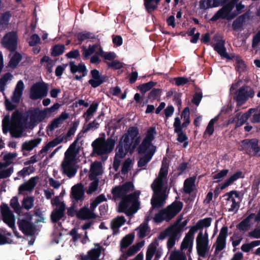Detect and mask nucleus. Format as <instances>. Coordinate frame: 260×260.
<instances>
[{"instance_id": "obj_1", "label": "nucleus", "mask_w": 260, "mask_h": 260, "mask_svg": "<svg viewBox=\"0 0 260 260\" xmlns=\"http://www.w3.org/2000/svg\"><path fill=\"white\" fill-rule=\"evenodd\" d=\"M134 189V185L132 182L127 181L121 185H117L112 189L111 193L113 194V199L116 200L121 199V201L119 203L118 212L125 213L127 215L131 214L128 211L129 204H137L138 197L135 194L131 193L127 194L128 192Z\"/></svg>"}, {"instance_id": "obj_2", "label": "nucleus", "mask_w": 260, "mask_h": 260, "mask_svg": "<svg viewBox=\"0 0 260 260\" xmlns=\"http://www.w3.org/2000/svg\"><path fill=\"white\" fill-rule=\"evenodd\" d=\"M114 132L107 140L104 137L96 139L91 144L93 152L99 156L108 154L111 152L117 140V137H114Z\"/></svg>"}, {"instance_id": "obj_3", "label": "nucleus", "mask_w": 260, "mask_h": 260, "mask_svg": "<svg viewBox=\"0 0 260 260\" xmlns=\"http://www.w3.org/2000/svg\"><path fill=\"white\" fill-rule=\"evenodd\" d=\"M240 151L249 156H260V147L257 139H245L241 141L238 148Z\"/></svg>"}, {"instance_id": "obj_4", "label": "nucleus", "mask_w": 260, "mask_h": 260, "mask_svg": "<svg viewBox=\"0 0 260 260\" xmlns=\"http://www.w3.org/2000/svg\"><path fill=\"white\" fill-rule=\"evenodd\" d=\"M0 212L3 221L12 229L14 235L17 238H20L19 233L16 231L15 216L8 205L3 203L0 206Z\"/></svg>"}, {"instance_id": "obj_5", "label": "nucleus", "mask_w": 260, "mask_h": 260, "mask_svg": "<svg viewBox=\"0 0 260 260\" xmlns=\"http://www.w3.org/2000/svg\"><path fill=\"white\" fill-rule=\"evenodd\" d=\"M254 95L253 89L248 86H243L235 93L234 99L236 101L237 105L240 106L244 104L249 98H253Z\"/></svg>"}, {"instance_id": "obj_6", "label": "nucleus", "mask_w": 260, "mask_h": 260, "mask_svg": "<svg viewBox=\"0 0 260 260\" xmlns=\"http://www.w3.org/2000/svg\"><path fill=\"white\" fill-rule=\"evenodd\" d=\"M48 87L45 82H37L30 89L29 98L32 100L42 99L47 95Z\"/></svg>"}, {"instance_id": "obj_7", "label": "nucleus", "mask_w": 260, "mask_h": 260, "mask_svg": "<svg viewBox=\"0 0 260 260\" xmlns=\"http://www.w3.org/2000/svg\"><path fill=\"white\" fill-rule=\"evenodd\" d=\"M183 204L180 201H174L166 208L161 209L165 221H169L174 218L182 209Z\"/></svg>"}, {"instance_id": "obj_8", "label": "nucleus", "mask_w": 260, "mask_h": 260, "mask_svg": "<svg viewBox=\"0 0 260 260\" xmlns=\"http://www.w3.org/2000/svg\"><path fill=\"white\" fill-rule=\"evenodd\" d=\"M26 114H28L29 116V125L32 127L37 126L46 118L45 113L39 108L29 109L26 111Z\"/></svg>"}, {"instance_id": "obj_9", "label": "nucleus", "mask_w": 260, "mask_h": 260, "mask_svg": "<svg viewBox=\"0 0 260 260\" xmlns=\"http://www.w3.org/2000/svg\"><path fill=\"white\" fill-rule=\"evenodd\" d=\"M151 186L154 194L151 200L152 209L160 208L164 205L166 199L165 191L162 190V188Z\"/></svg>"}, {"instance_id": "obj_10", "label": "nucleus", "mask_w": 260, "mask_h": 260, "mask_svg": "<svg viewBox=\"0 0 260 260\" xmlns=\"http://www.w3.org/2000/svg\"><path fill=\"white\" fill-rule=\"evenodd\" d=\"M236 9L234 11H231L229 13H220L217 15H214L210 21L215 22L219 19H226L228 21L231 20L236 18L238 15L242 13L245 6L242 4V2L239 3L235 5Z\"/></svg>"}, {"instance_id": "obj_11", "label": "nucleus", "mask_w": 260, "mask_h": 260, "mask_svg": "<svg viewBox=\"0 0 260 260\" xmlns=\"http://www.w3.org/2000/svg\"><path fill=\"white\" fill-rule=\"evenodd\" d=\"M18 37L16 32L7 33L2 40L3 46L11 52H14L17 48Z\"/></svg>"}, {"instance_id": "obj_12", "label": "nucleus", "mask_w": 260, "mask_h": 260, "mask_svg": "<svg viewBox=\"0 0 260 260\" xmlns=\"http://www.w3.org/2000/svg\"><path fill=\"white\" fill-rule=\"evenodd\" d=\"M84 197V187L81 183H78L72 187L70 198L72 203H79L81 205Z\"/></svg>"}, {"instance_id": "obj_13", "label": "nucleus", "mask_w": 260, "mask_h": 260, "mask_svg": "<svg viewBox=\"0 0 260 260\" xmlns=\"http://www.w3.org/2000/svg\"><path fill=\"white\" fill-rule=\"evenodd\" d=\"M139 135V131L137 126L129 127L126 133H124L120 138L122 140V142H124V147L126 150L131 149L132 142Z\"/></svg>"}, {"instance_id": "obj_14", "label": "nucleus", "mask_w": 260, "mask_h": 260, "mask_svg": "<svg viewBox=\"0 0 260 260\" xmlns=\"http://www.w3.org/2000/svg\"><path fill=\"white\" fill-rule=\"evenodd\" d=\"M69 66L70 67V72L72 74H75L78 72L81 74V75H76L74 77V79L79 81L87 75L88 70L86 66L84 63H80L78 65L75 64L74 61H70L69 62Z\"/></svg>"}, {"instance_id": "obj_15", "label": "nucleus", "mask_w": 260, "mask_h": 260, "mask_svg": "<svg viewBox=\"0 0 260 260\" xmlns=\"http://www.w3.org/2000/svg\"><path fill=\"white\" fill-rule=\"evenodd\" d=\"M244 177V175H243L242 172L240 171L236 172L230 178L227 179L224 181V182L221 184L220 186L219 185H218L215 187L214 190V194L215 198L218 197V196L220 193L221 190L225 189L226 187L233 184L235 181H236L238 179L243 178Z\"/></svg>"}, {"instance_id": "obj_16", "label": "nucleus", "mask_w": 260, "mask_h": 260, "mask_svg": "<svg viewBox=\"0 0 260 260\" xmlns=\"http://www.w3.org/2000/svg\"><path fill=\"white\" fill-rule=\"evenodd\" d=\"M17 224L19 230L26 236H33L36 231V226L32 222L25 220L18 219Z\"/></svg>"}, {"instance_id": "obj_17", "label": "nucleus", "mask_w": 260, "mask_h": 260, "mask_svg": "<svg viewBox=\"0 0 260 260\" xmlns=\"http://www.w3.org/2000/svg\"><path fill=\"white\" fill-rule=\"evenodd\" d=\"M92 79L88 80V83L93 88H96L106 82L107 77L105 75L101 76L100 72L96 69L90 71Z\"/></svg>"}, {"instance_id": "obj_18", "label": "nucleus", "mask_w": 260, "mask_h": 260, "mask_svg": "<svg viewBox=\"0 0 260 260\" xmlns=\"http://www.w3.org/2000/svg\"><path fill=\"white\" fill-rule=\"evenodd\" d=\"M224 196L228 197V198L226 199V201H229L231 200L232 202L231 208L228 210L229 212L237 213L240 207V202H236L235 198H240L239 192L236 190H233L226 192L224 194Z\"/></svg>"}, {"instance_id": "obj_19", "label": "nucleus", "mask_w": 260, "mask_h": 260, "mask_svg": "<svg viewBox=\"0 0 260 260\" xmlns=\"http://www.w3.org/2000/svg\"><path fill=\"white\" fill-rule=\"evenodd\" d=\"M174 127V132L177 134V140L180 143L188 140V137L186 134L183 132V128L181 127V120L179 117H177L175 118V121L173 124Z\"/></svg>"}, {"instance_id": "obj_20", "label": "nucleus", "mask_w": 260, "mask_h": 260, "mask_svg": "<svg viewBox=\"0 0 260 260\" xmlns=\"http://www.w3.org/2000/svg\"><path fill=\"white\" fill-rule=\"evenodd\" d=\"M228 228L226 226H223L221 228L219 234L218 236L216 243L215 247L222 250L226 247V239L228 236Z\"/></svg>"}, {"instance_id": "obj_21", "label": "nucleus", "mask_w": 260, "mask_h": 260, "mask_svg": "<svg viewBox=\"0 0 260 260\" xmlns=\"http://www.w3.org/2000/svg\"><path fill=\"white\" fill-rule=\"evenodd\" d=\"M74 161L70 160H64L62 161L61 167L62 169L63 173L67 175L69 178H72L75 176L76 171L74 169L73 166Z\"/></svg>"}, {"instance_id": "obj_22", "label": "nucleus", "mask_w": 260, "mask_h": 260, "mask_svg": "<svg viewBox=\"0 0 260 260\" xmlns=\"http://www.w3.org/2000/svg\"><path fill=\"white\" fill-rule=\"evenodd\" d=\"M76 217L80 219L87 220L95 219L96 217V215L93 211L85 206L77 212Z\"/></svg>"}, {"instance_id": "obj_23", "label": "nucleus", "mask_w": 260, "mask_h": 260, "mask_svg": "<svg viewBox=\"0 0 260 260\" xmlns=\"http://www.w3.org/2000/svg\"><path fill=\"white\" fill-rule=\"evenodd\" d=\"M225 41L222 39L217 40L215 44L212 45L214 50L216 51L221 57L228 59H231L230 55L226 52V49L224 46Z\"/></svg>"}, {"instance_id": "obj_24", "label": "nucleus", "mask_w": 260, "mask_h": 260, "mask_svg": "<svg viewBox=\"0 0 260 260\" xmlns=\"http://www.w3.org/2000/svg\"><path fill=\"white\" fill-rule=\"evenodd\" d=\"M103 173L102 165L101 161H95L90 167L89 174V179L90 180L97 178V176L101 175Z\"/></svg>"}, {"instance_id": "obj_25", "label": "nucleus", "mask_w": 260, "mask_h": 260, "mask_svg": "<svg viewBox=\"0 0 260 260\" xmlns=\"http://www.w3.org/2000/svg\"><path fill=\"white\" fill-rule=\"evenodd\" d=\"M38 179L37 176L31 177L27 182L20 185L18 188L19 193H22L25 191H32L36 186Z\"/></svg>"}, {"instance_id": "obj_26", "label": "nucleus", "mask_w": 260, "mask_h": 260, "mask_svg": "<svg viewBox=\"0 0 260 260\" xmlns=\"http://www.w3.org/2000/svg\"><path fill=\"white\" fill-rule=\"evenodd\" d=\"M196 249L200 257H205L210 249L209 242L196 239Z\"/></svg>"}, {"instance_id": "obj_27", "label": "nucleus", "mask_w": 260, "mask_h": 260, "mask_svg": "<svg viewBox=\"0 0 260 260\" xmlns=\"http://www.w3.org/2000/svg\"><path fill=\"white\" fill-rule=\"evenodd\" d=\"M69 113L63 112L57 118H54L51 123L48 125L47 128L50 131H53L55 128L58 127L59 125L62 123L63 121L69 118Z\"/></svg>"}, {"instance_id": "obj_28", "label": "nucleus", "mask_w": 260, "mask_h": 260, "mask_svg": "<svg viewBox=\"0 0 260 260\" xmlns=\"http://www.w3.org/2000/svg\"><path fill=\"white\" fill-rule=\"evenodd\" d=\"M249 17V13L246 12L242 15L238 17L233 22L232 28L234 30H239L241 29L244 23Z\"/></svg>"}, {"instance_id": "obj_29", "label": "nucleus", "mask_w": 260, "mask_h": 260, "mask_svg": "<svg viewBox=\"0 0 260 260\" xmlns=\"http://www.w3.org/2000/svg\"><path fill=\"white\" fill-rule=\"evenodd\" d=\"M212 220L211 217L200 219L196 223L195 225L192 226L190 229L195 233L198 230H202L204 228L209 227L211 225Z\"/></svg>"}, {"instance_id": "obj_30", "label": "nucleus", "mask_w": 260, "mask_h": 260, "mask_svg": "<svg viewBox=\"0 0 260 260\" xmlns=\"http://www.w3.org/2000/svg\"><path fill=\"white\" fill-rule=\"evenodd\" d=\"M194 234L191 230L189 229L181 243V250L187 249L189 247L193 245Z\"/></svg>"}, {"instance_id": "obj_31", "label": "nucleus", "mask_w": 260, "mask_h": 260, "mask_svg": "<svg viewBox=\"0 0 260 260\" xmlns=\"http://www.w3.org/2000/svg\"><path fill=\"white\" fill-rule=\"evenodd\" d=\"M65 208V204H62L58 209L52 212L51 218L53 222H57L64 216Z\"/></svg>"}, {"instance_id": "obj_32", "label": "nucleus", "mask_w": 260, "mask_h": 260, "mask_svg": "<svg viewBox=\"0 0 260 260\" xmlns=\"http://www.w3.org/2000/svg\"><path fill=\"white\" fill-rule=\"evenodd\" d=\"M255 111V109L251 108L241 116H238L235 129H237V128L241 126L242 125L245 123L248 118L251 116L252 113Z\"/></svg>"}, {"instance_id": "obj_33", "label": "nucleus", "mask_w": 260, "mask_h": 260, "mask_svg": "<svg viewBox=\"0 0 260 260\" xmlns=\"http://www.w3.org/2000/svg\"><path fill=\"white\" fill-rule=\"evenodd\" d=\"M131 149H129L126 150L124 147V142H122V140L120 139L116 148V154L115 156L118 157L119 158H123L128 152L132 153Z\"/></svg>"}, {"instance_id": "obj_34", "label": "nucleus", "mask_w": 260, "mask_h": 260, "mask_svg": "<svg viewBox=\"0 0 260 260\" xmlns=\"http://www.w3.org/2000/svg\"><path fill=\"white\" fill-rule=\"evenodd\" d=\"M148 218L146 219L137 229V230H138L137 235L139 239H143L145 237L147 233L150 231V228L148 224Z\"/></svg>"}, {"instance_id": "obj_35", "label": "nucleus", "mask_w": 260, "mask_h": 260, "mask_svg": "<svg viewBox=\"0 0 260 260\" xmlns=\"http://www.w3.org/2000/svg\"><path fill=\"white\" fill-rule=\"evenodd\" d=\"M154 148L155 151H156V147L152 143L150 142L145 140H143L141 144L138 148L137 151L139 154H147L149 150Z\"/></svg>"}, {"instance_id": "obj_36", "label": "nucleus", "mask_w": 260, "mask_h": 260, "mask_svg": "<svg viewBox=\"0 0 260 260\" xmlns=\"http://www.w3.org/2000/svg\"><path fill=\"white\" fill-rule=\"evenodd\" d=\"M11 14L10 11L1 13L0 15V30H5L8 26Z\"/></svg>"}, {"instance_id": "obj_37", "label": "nucleus", "mask_w": 260, "mask_h": 260, "mask_svg": "<svg viewBox=\"0 0 260 260\" xmlns=\"http://www.w3.org/2000/svg\"><path fill=\"white\" fill-rule=\"evenodd\" d=\"M239 0H231L228 4L225 6H223L219 9L214 15H217L220 13H229L232 11L235 5L238 4Z\"/></svg>"}, {"instance_id": "obj_38", "label": "nucleus", "mask_w": 260, "mask_h": 260, "mask_svg": "<svg viewBox=\"0 0 260 260\" xmlns=\"http://www.w3.org/2000/svg\"><path fill=\"white\" fill-rule=\"evenodd\" d=\"M154 153V148L149 150L147 154H145L144 156L141 157L139 160L138 162V167H143L145 166L150 161Z\"/></svg>"}, {"instance_id": "obj_39", "label": "nucleus", "mask_w": 260, "mask_h": 260, "mask_svg": "<svg viewBox=\"0 0 260 260\" xmlns=\"http://www.w3.org/2000/svg\"><path fill=\"white\" fill-rule=\"evenodd\" d=\"M41 138H38L29 141H26L23 143L22 149L23 150L30 151L35 147H37L41 142Z\"/></svg>"}, {"instance_id": "obj_40", "label": "nucleus", "mask_w": 260, "mask_h": 260, "mask_svg": "<svg viewBox=\"0 0 260 260\" xmlns=\"http://www.w3.org/2000/svg\"><path fill=\"white\" fill-rule=\"evenodd\" d=\"M219 6L218 0H201L199 7L201 9H207Z\"/></svg>"}, {"instance_id": "obj_41", "label": "nucleus", "mask_w": 260, "mask_h": 260, "mask_svg": "<svg viewBox=\"0 0 260 260\" xmlns=\"http://www.w3.org/2000/svg\"><path fill=\"white\" fill-rule=\"evenodd\" d=\"M160 170L158 177L154 180L151 186L158 187L159 188H162L164 184V179L167 178L168 175V174Z\"/></svg>"}, {"instance_id": "obj_42", "label": "nucleus", "mask_w": 260, "mask_h": 260, "mask_svg": "<svg viewBox=\"0 0 260 260\" xmlns=\"http://www.w3.org/2000/svg\"><path fill=\"white\" fill-rule=\"evenodd\" d=\"M79 44H81L83 41L87 39H95L96 37L92 32L87 31H84L77 33L76 35Z\"/></svg>"}, {"instance_id": "obj_43", "label": "nucleus", "mask_w": 260, "mask_h": 260, "mask_svg": "<svg viewBox=\"0 0 260 260\" xmlns=\"http://www.w3.org/2000/svg\"><path fill=\"white\" fill-rule=\"evenodd\" d=\"M135 238L134 234H129L124 237L120 241V247L121 249H126L133 242Z\"/></svg>"}, {"instance_id": "obj_44", "label": "nucleus", "mask_w": 260, "mask_h": 260, "mask_svg": "<svg viewBox=\"0 0 260 260\" xmlns=\"http://www.w3.org/2000/svg\"><path fill=\"white\" fill-rule=\"evenodd\" d=\"M176 228V225H170L159 233L158 236V239L159 240H163L167 237H169L171 235L174 234Z\"/></svg>"}, {"instance_id": "obj_45", "label": "nucleus", "mask_w": 260, "mask_h": 260, "mask_svg": "<svg viewBox=\"0 0 260 260\" xmlns=\"http://www.w3.org/2000/svg\"><path fill=\"white\" fill-rule=\"evenodd\" d=\"M158 244L156 241L155 242L151 243L148 247L146 254V260H152V258L155 253L157 246Z\"/></svg>"}, {"instance_id": "obj_46", "label": "nucleus", "mask_w": 260, "mask_h": 260, "mask_svg": "<svg viewBox=\"0 0 260 260\" xmlns=\"http://www.w3.org/2000/svg\"><path fill=\"white\" fill-rule=\"evenodd\" d=\"M21 59V55L19 52H16L9 61V67L13 69H15Z\"/></svg>"}, {"instance_id": "obj_47", "label": "nucleus", "mask_w": 260, "mask_h": 260, "mask_svg": "<svg viewBox=\"0 0 260 260\" xmlns=\"http://www.w3.org/2000/svg\"><path fill=\"white\" fill-rule=\"evenodd\" d=\"M97 248H94L89 250L87 253L90 256V260L99 258L101 254L102 247L99 244H95Z\"/></svg>"}, {"instance_id": "obj_48", "label": "nucleus", "mask_w": 260, "mask_h": 260, "mask_svg": "<svg viewBox=\"0 0 260 260\" xmlns=\"http://www.w3.org/2000/svg\"><path fill=\"white\" fill-rule=\"evenodd\" d=\"M181 117L184 121L183 123L181 124L182 128L186 127L190 123V117H189V108L188 107H185L181 114Z\"/></svg>"}, {"instance_id": "obj_49", "label": "nucleus", "mask_w": 260, "mask_h": 260, "mask_svg": "<svg viewBox=\"0 0 260 260\" xmlns=\"http://www.w3.org/2000/svg\"><path fill=\"white\" fill-rule=\"evenodd\" d=\"M195 179L192 178H187L184 182L183 190L186 193L190 194L193 190Z\"/></svg>"}, {"instance_id": "obj_50", "label": "nucleus", "mask_w": 260, "mask_h": 260, "mask_svg": "<svg viewBox=\"0 0 260 260\" xmlns=\"http://www.w3.org/2000/svg\"><path fill=\"white\" fill-rule=\"evenodd\" d=\"M65 50L64 45L63 44H57L54 45L51 49V55L54 57L58 56L62 54Z\"/></svg>"}, {"instance_id": "obj_51", "label": "nucleus", "mask_w": 260, "mask_h": 260, "mask_svg": "<svg viewBox=\"0 0 260 260\" xmlns=\"http://www.w3.org/2000/svg\"><path fill=\"white\" fill-rule=\"evenodd\" d=\"M144 241H141L129 248L126 252V257L131 256L137 253L143 246Z\"/></svg>"}, {"instance_id": "obj_52", "label": "nucleus", "mask_w": 260, "mask_h": 260, "mask_svg": "<svg viewBox=\"0 0 260 260\" xmlns=\"http://www.w3.org/2000/svg\"><path fill=\"white\" fill-rule=\"evenodd\" d=\"M98 46V45L95 44L92 45H89L87 49L85 48V47H83L82 57L83 59L86 60L88 59L89 56L94 52Z\"/></svg>"}, {"instance_id": "obj_53", "label": "nucleus", "mask_w": 260, "mask_h": 260, "mask_svg": "<svg viewBox=\"0 0 260 260\" xmlns=\"http://www.w3.org/2000/svg\"><path fill=\"white\" fill-rule=\"evenodd\" d=\"M13 78V75L10 73H7L5 74L0 78V92H2L4 94L5 86L7 82L9 80H11Z\"/></svg>"}, {"instance_id": "obj_54", "label": "nucleus", "mask_w": 260, "mask_h": 260, "mask_svg": "<svg viewBox=\"0 0 260 260\" xmlns=\"http://www.w3.org/2000/svg\"><path fill=\"white\" fill-rule=\"evenodd\" d=\"M156 84V82L151 81L146 83L140 84L138 86V88L143 94H144L147 91L155 86Z\"/></svg>"}, {"instance_id": "obj_55", "label": "nucleus", "mask_w": 260, "mask_h": 260, "mask_svg": "<svg viewBox=\"0 0 260 260\" xmlns=\"http://www.w3.org/2000/svg\"><path fill=\"white\" fill-rule=\"evenodd\" d=\"M162 90L159 88H153L148 93V99L153 102L155 100H159L161 96Z\"/></svg>"}, {"instance_id": "obj_56", "label": "nucleus", "mask_w": 260, "mask_h": 260, "mask_svg": "<svg viewBox=\"0 0 260 260\" xmlns=\"http://www.w3.org/2000/svg\"><path fill=\"white\" fill-rule=\"evenodd\" d=\"M44 62L47 63L46 68L47 72L51 73L52 72V68L55 64L54 61L48 56L45 55L40 60L41 63H43Z\"/></svg>"}, {"instance_id": "obj_57", "label": "nucleus", "mask_w": 260, "mask_h": 260, "mask_svg": "<svg viewBox=\"0 0 260 260\" xmlns=\"http://www.w3.org/2000/svg\"><path fill=\"white\" fill-rule=\"evenodd\" d=\"M235 61V69L236 71L239 73L244 72L246 68L244 61L239 56H236Z\"/></svg>"}, {"instance_id": "obj_58", "label": "nucleus", "mask_w": 260, "mask_h": 260, "mask_svg": "<svg viewBox=\"0 0 260 260\" xmlns=\"http://www.w3.org/2000/svg\"><path fill=\"white\" fill-rule=\"evenodd\" d=\"M169 258L170 260H186V256L183 252L175 251L171 253Z\"/></svg>"}, {"instance_id": "obj_59", "label": "nucleus", "mask_w": 260, "mask_h": 260, "mask_svg": "<svg viewBox=\"0 0 260 260\" xmlns=\"http://www.w3.org/2000/svg\"><path fill=\"white\" fill-rule=\"evenodd\" d=\"M22 128H20L17 125H13L10 130V135L12 138H19L21 137L23 134Z\"/></svg>"}, {"instance_id": "obj_60", "label": "nucleus", "mask_w": 260, "mask_h": 260, "mask_svg": "<svg viewBox=\"0 0 260 260\" xmlns=\"http://www.w3.org/2000/svg\"><path fill=\"white\" fill-rule=\"evenodd\" d=\"M156 134L157 132L155 127L153 126L150 127L146 132V136L144 138V140L152 143V141L154 139L155 135H156Z\"/></svg>"}, {"instance_id": "obj_61", "label": "nucleus", "mask_w": 260, "mask_h": 260, "mask_svg": "<svg viewBox=\"0 0 260 260\" xmlns=\"http://www.w3.org/2000/svg\"><path fill=\"white\" fill-rule=\"evenodd\" d=\"M175 232L174 234L171 235L169 237L167 241V247L168 249H171L175 245L176 240L177 239L178 235L179 234V230H175Z\"/></svg>"}, {"instance_id": "obj_62", "label": "nucleus", "mask_w": 260, "mask_h": 260, "mask_svg": "<svg viewBox=\"0 0 260 260\" xmlns=\"http://www.w3.org/2000/svg\"><path fill=\"white\" fill-rule=\"evenodd\" d=\"M229 171L228 169H223L218 173L212 176V179L217 180L214 181L215 183H218L222 180V179L227 175Z\"/></svg>"}, {"instance_id": "obj_63", "label": "nucleus", "mask_w": 260, "mask_h": 260, "mask_svg": "<svg viewBox=\"0 0 260 260\" xmlns=\"http://www.w3.org/2000/svg\"><path fill=\"white\" fill-rule=\"evenodd\" d=\"M34 202V199L32 197L24 198L22 203V207L26 210H29L33 207Z\"/></svg>"}, {"instance_id": "obj_64", "label": "nucleus", "mask_w": 260, "mask_h": 260, "mask_svg": "<svg viewBox=\"0 0 260 260\" xmlns=\"http://www.w3.org/2000/svg\"><path fill=\"white\" fill-rule=\"evenodd\" d=\"M17 156L16 153H8L4 156L5 162H3V166L5 168L9 166L12 163V160L15 158Z\"/></svg>"}]
</instances>
